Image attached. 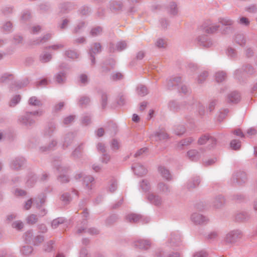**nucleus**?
Wrapping results in <instances>:
<instances>
[{
    "instance_id": "1",
    "label": "nucleus",
    "mask_w": 257,
    "mask_h": 257,
    "mask_svg": "<svg viewBox=\"0 0 257 257\" xmlns=\"http://www.w3.org/2000/svg\"><path fill=\"white\" fill-rule=\"evenodd\" d=\"M44 113L42 110H38L34 111H26L23 114L20 115L18 118V122L26 127H30L36 123L35 116H41Z\"/></svg>"
},
{
    "instance_id": "2",
    "label": "nucleus",
    "mask_w": 257,
    "mask_h": 257,
    "mask_svg": "<svg viewBox=\"0 0 257 257\" xmlns=\"http://www.w3.org/2000/svg\"><path fill=\"white\" fill-rule=\"evenodd\" d=\"M242 236V232L241 230H233L226 234L224 241L226 244H232L236 242Z\"/></svg>"
},
{
    "instance_id": "3",
    "label": "nucleus",
    "mask_w": 257,
    "mask_h": 257,
    "mask_svg": "<svg viewBox=\"0 0 257 257\" xmlns=\"http://www.w3.org/2000/svg\"><path fill=\"white\" fill-rule=\"evenodd\" d=\"M218 22L225 27L222 30V33L224 34H229L232 33L234 31L233 25V21L228 17H222L218 19Z\"/></svg>"
},
{
    "instance_id": "4",
    "label": "nucleus",
    "mask_w": 257,
    "mask_h": 257,
    "mask_svg": "<svg viewBox=\"0 0 257 257\" xmlns=\"http://www.w3.org/2000/svg\"><path fill=\"white\" fill-rule=\"evenodd\" d=\"M190 219L192 222L196 225H204L209 221V219L207 217L198 212L192 213Z\"/></svg>"
},
{
    "instance_id": "5",
    "label": "nucleus",
    "mask_w": 257,
    "mask_h": 257,
    "mask_svg": "<svg viewBox=\"0 0 257 257\" xmlns=\"http://www.w3.org/2000/svg\"><path fill=\"white\" fill-rule=\"evenodd\" d=\"M101 51V46L99 43H94L91 45V48L89 50V55L92 65L95 64L94 55L96 54L99 53Z\"/></svg>"
},
{
    "instance_id": "6",
    "label": "nucleus",
    "mask_w": 257,
    "mask_h": 257,
    "mask_svg": "<svg viewBox=\"0 0 257 257\" xmlns=\"http://www.w3.org/2000/svg\"><path fill=\"white\" fill-rule=\"evenodd\" d=\"M125 219L128 222L134 223L142 222L144 223H147L149 221V218L135 213L128 214L126 216Z\"/></svg>"
},
{
    "instance_id": "7",
    "label": "nucleus",
    "mask_w": 257,
    "mask_h": 257,
    "mask_svg": "<svg viewBox=\"0 0 257 257\" xmlns=\"http://www.w3.org/2000/svg\"><path fill=\"white\" fill-rule=\"evenodd\" d=\"M207 143L210 146V148H211L216 145V140L214 138L207 135L201 136L198 140V144L200 145H204Z\"/></svg>"
},
{
    "instance_id": "8",
    "label": "nucleus",
    "mask_w": 257,
    "mask_h": 257,
    "mask_svg": "<svg viewBox=\"0 0 257 257\" xmlns=\"http://www.w3.org/2000/svg\"><path fill=\"white\" fill-rule=\"evenodd\" d=\"M181 78L179 76L172 77L166 80V88L168 89L178 88L181 82Z\"/></svg>"
},
{
    "instance_id": "9",
    "label": "nucleus",
    "mask_w": 257,
    "mask_h": 257,
    "mask_svg": "<svg viewBox=\"0 0 257 257\" xmlns=\"http://www.w3.org/2000/svg\"><path fill=\"white\" fill-rule=\"evenodd\" d=\"M232 179L234 183L236 182L238 184H241L246 181L247 176L245 172L239 171L233 174Z\"/></svg>"
},
{
    "instance_id": "10",
    "label": "nucleus",
    "mask_w": 257,
    "mask_h": 257,
    "mask_svg": "<svg viewBox=\"0 0 257 257\" xmlns=\"http://www.w3.org/2000/svg\"><path fill=\"white\" fill-rule=\"evenodd\" d=\"M151 245L150 241L147 239H140L134 242V246L141 249H148Z\"/></svg>"
},
{
    "instance_id": "11",
    "label": "nucleus",
    "mask_w": 257,
    "mask_h": 257,
    "mask_svg": "<svg viewBox=\"0 0 257 257\" xmlns=\"http://www.w3.org/2000/svg\"><path fill=\"white\" fill-rule=\"evenodd\" d=\"M148 200L152 204L156 205L159 206L163 203V199L161 196L155 194L154 193H150L147 195Z\"/></svg>"
},
{
    "instance_id": "12",
    "label": "nucleus",
    "mask_w": 257,
    "mask_h": 257,
    "mask_svg": "<svg viewBox=\"0 0 257 257\" xmlns=\"http://www.w3.org/2000/svg\"><path fill=\"white\" fill-rule=\"evenodd\" d=\"M198 44L205 48H209L212 46L211 41L206 36H200L197 38Z\"/></svg>"
},
{
    "instance_id": "13",
    "label": "nucleus",
    "mask_w": 257,
    "mask_h": 257,
    "mask_svg": "<svg viewBox=\"0 0 257 257\" xmlns=\"http://www.w3.org/2000/svg\"><path fill=\"white\" fill-rule=\"evenodd\" d=\"M158 171L160 175L165 180L167 181H170L172 179L171 174L168 169L165 167L160 166L158 168Z\"/></svg>"
},
{
    "instance_id": "14",
    "label": "nucleus",
    "mask_w": 257,
    "mask_h": 257,
    "mask_svg": "<svg viewBox=\"0 0 257 257\" xmlns=\"http://www.w3.org/2000/svg\"><path fill=\"white\" fill-rule=\"evenodd\" d=\"M169 243L173 248L180 246L181 244V238L179 234H172Z\"/></svg>"
},
{
    "instance_id": "15",
    "label": "nucleus",
    "mask_w": 257,
    "mask_h": 257,
    "mask_svg": "<svg viewBox=\"0 0 257 257\" xmlns=\"http://www.w3.org/2000/svg\"><path fill=\"white\" fill-rule=\"evenodd\" d=\"M57 144L58 142L56 140L52 139L48 145L40 147L39 151L42 153H45L53 150L56 147Z\"/></svg>"
},
{
    "instance_id": "16",
    "label": "nucleus",
    "mask_w": 257,
    "mask_h": 257,
    "mask_svg": "<svg viewBox=\"0 0 257 257\" xmlns=\"http://www.w3.org/2000/svg\"><path fill=\"white\" fill-rule=\"evenodd\" d=\"M132 169L135 173L140 176H143L147 174V169L141 164L137 163L132 166Z\"/></svg>"
},
{
    "instance_id": "17",
    "label": "nucleus",
    "mask_w": 257,
    "mask_h": 257,
    "mask_svg": "<svg viewBox=\"0 0 257 257\" xmlns=\"http://www.w3.org/2000/svg\"><path fill=\"white\" fill-rule=\"evenodd\" d=\"M25 160L23 157H17L11 163V167L14 170H18L23 166Z\"/></svg>"
},
{
    "instance_id": "18",
    "label": "nucleus",
    "mask_w": 257,
    "mask_h": 257,
    "mask_svg": "<svg viewBox=\"0 0 257 257\" xmlns=\"http://www.w3.org/2000/svg\"><path fill=\"white\" fill-rule=\"evenodd\" d=\"M157 189L159 192L164 194H168L171 192L170 186L168 184L163 182H160L158 183L157 185Z\"/></svg>"
},
{
    "instance_id": "19",
    "label": "nucleus",
    "mask_w": 257,
    "mask_h": 257,
    "mask_svg": "<svg viewBox=\"0 0 257 257\" xmlns=\"http://www.w3.org/2000/svg\"><path fill=\"white\" fill-rule=\"evenodd\" d=\"M94 181V178L91 176H85L83 177V183L85 189L88 192L92 189V183Z\"/></svg>"
},
{
    "instance_id": "20",
    "label": "nucleus",
    "mask_w": 257,
    "mask_h": 257,
    "mask_svg": "<svg viewBox=\"0 0 257 257\" xmlns=\"http://www.w3.org/2000/svg\"><path fill=\"white\" fill-rule=\"evenodd\" d=\"M56 130V124L50 122L45 127L44 130V135L46 137H51Z\"/></svg>"
},
{
    "instance_id": "21",
    "label": "nucleus",
    "mask_w": 257,
    "mask_h": 257,
    "mask_svg": "<svg viewBox=\"0 0 257 257\" xmlns=\"http://www.w3.org/2000/svg\"><path fill=\"white\" fill-rule=\"evenodd\" d=\"M219 27V25L216 24L209 23L204 27V31L208 34H213L218 30Z\"/></svg>"
},
{
    "instance_id": "22",
    "label": "nucleus",
    "mask_w": 257,
    "mask_h": 257,
    "mask_svg": "<svg viewBox=\"0 0 257 257\" xmlns=\"http://www.w3.org/2000/svg\"><path fill=\"white\" fill-rule=\"evenodd\" d=\"M33 201L37 208H40L45 203L46 196L40 194L33 199Z\"/></svg>"
},
{
    "instance_id": "23",
    "label": "nucleus",
    "mask_w": 257,
    "mask_h": 257,
    "mask_svg": "<svg viewBox=\"0 0 257 257\" xmlns=\"http://www.w3.org/2000/svg\"><path fill=\"white\" fill-rule=\"evenodd\" d=\"M74 137V134L72 133H68L65 135L63 144V148L64 149L67 148L71 144Z\"/></svg>"
},
{
    "instance_id": "24",
    "label": "nucleus",
    "mask_w": 257,
    "mask_h": 257,
    "mask_svg": "<svg viewBox=\"0 0 257 257\" xmlns=\"http://www.w3.org/2000/svg\"><path fill=\"white\" fill-rule=\"evenodd\" d=\"M187 156L191 161H196L200 158V154L196 150H191L187 152Z\"/></svg>"
},
{
    "instance_id": "25",
    "label": "nucleus",
    "mask_w": 257,
    "mask_h": 257,
    "mask_svg": "<svg viewBox=\"0 0 257 257\" xmlns=\"http://www.w3.org/2000/svg\"><path fill=\"white\" fill-rule=\"evenodd\" d=\"M200 183V179L199 176H196L191 178L187 183V187L189 189H193L197 187Z\"/></svg>"
},
{
    "instance_id": "26",
    "label": "nucleus",
    "mask_w": 257,
    "mask_h": 257,
    "mask_svg": "<svg viewBox=\"0 0 257 257\" xmlns=\"http://www.w3.org/2000/svg\"><path fill=\"white\" fill-rule=\"evenodd\" d=\"M240 100L239 94L236 92H232L228 96V101L232 103H238Z\"/></svg>"
},
{
    "instance_id": "27",
    "label": "nucleus",
    "mask_w": 257,
    "mask_h": 257,
    "mask_svg": "<svg viewBox=\"0 0 257 257\" xmlns=\"http://www.w3.org/2000/svg\"><path fill=\"white\" fill-rule=\"evenodd\" d=\"M224 202V197L222 195H218L215 198L213 205L215 208H218L223 206Z\"/></svg>"
},
{
    "instance_id": "28",
    "label": "nucleus",
    "mask_w": 257,
    "mask_h": 257,
    "mask_svg": "<svg viewBox=\"0 0 257 257\" xmlns=\"http://www.w3.org/2000/svg\"><path fill=\"white\" fill-rule=\"evenodd\" d=\"M52 59V55L48 52L42 53L39 57V59L41 62L45 63L49 62Z\"/></svg>"
},
{
    "instance_id": "29",
    "label": "nucleus",
    "mask_w": 257,
    "mask_h": 257,
    "mask_svg": "<svg viewBox=\"0 0 257 257\" xmlns=\"http://www.w3.org/2000/svg\"><path fill=\"white\" fill-rule=\"evenodd\" d=\"M168 13L172 15L175 16L177 15L178 9L177 4L175 2H171L168 7Z\"/></svg>"
},
{
    "instance_id": "30",
    "label": "nucleus",
    "mask_w": 257,
    "mask_h": 257,
    "mask_svg": "<svg viewBox=\"0 0 257 257\" xmlns=\"http://www.w3.org/2000/svg\"><path fill=\"white\" fill-rule=\"evenodd\" d=\"M25 241L29 243L33 244L35 234L32 230H29L25 233Z\"/></svg>"
},
{
    "instance_id": "31",
    "label": "nucleus",
    "mask_w": 257,
    "mask_h": 257,
    "mask_svg": "<svg viewBox=\"0 0 257 257\" xmlns=\"http://www.w3.org/2000/svg\"><path fill=\"white\" fill-rule=\"evenodd\" d=\"M123 7L122 2L120 0H114L111 2L110 8L114 10H121Z\"/></svg>"
},
{
    "instance_id": "32",
    "label": "nucleus",
    "mask_w": 257,
    "mask_h": 257,
    "mask_svg": "<svg viewBox=\"0 0 257 257\" xmlns=\"http://www.w3.org/2000/svg\"><path fill=\"white\" fill-rule=\"evenodd\" d=\"M197 108V111L200 115L203 116L207 112L206 111L205 107L202 105L201 103L198 102L196 104H193Z\"/></svg>"
},
{
    "instance_id": "33",
    "label": "nucleus",
    "mask_w": 257,
    "mask_h": 257,
    "mask_svg": "<svg viewBox=\"0 0 257 257\" xmlns=\"http://www.w3.org/2000/svg\"><path fill=\"white\" fill-rule=\"evenodd\" d=\"M194 141L192 138H188L180 141L178 145V147L182 149L184 146H187L190 145Z\"/></svg>"
},
{
    "instance_id": "34",
    "label": "nucleus",
    "mask_w": 257,
    "mask_h": 257,
    "mask_svg": "<svg viewBox=\"0 0 257 257\" xmlns=\"http://www.w3.org/2000/svg\"><path fill=\"white\" fill-rule=\"evenodd\" d=\"M65 56L67 57L72 59H75L79 57V54L75 51L68 49L64 52Z\"/></svg>"
},
{
    "instance_id": "35",
    "label": "nucleus",
    "mask_w": 257,
    "mask_h": 257,
    "mask_svg": "<svg viewBox=\"0 0 257 257\" xmlns=\"http://www.w3.org/2000/svg\"><path fill=\"white\" fill-rule=\"evenodd\" d=\"M21 97L20 95L13 96L9 102V105L11 107L16 106L21 101Z\"/></svg>"
},
{
    "instance_id": "36",
    "label": "nucleus",
    "mask_w": 257,
    "mask_h": 257,
    "mask_svg": "<svg viewBox=\"0 0 257 257\" xmlns=\"http://www.w3.org/2000/svg\"><path fill=\"white\" fill-rule=\"evenodd\" d=\"M215 80L217 82H221L225 80L226 78V74L224 71H218L215 73Z\"/></svg>"
},
{
    "instance_id": "37",
    "label": "nucleus",
    "mask_w": 257,
    "mask_h": 257,
    "mask_svg": "<svg viewBox=\"0 0 257 257\" xmlns=\"http://www.w3.org/2000/svg\"><path fill=\"white\" fill-rule=\"evenodd\" d=\"M137 92L141 96H144L148 93V90L145 86L139 85L137 88Z\"/></svg>"
},
{
    "instance_id": "38",
    "label": "nucleus",
    "mask_w": 257,
    "mask_h": 257,
    "mask_svg": "<svg viewBox=\"0 0 257 257\" xmlns=\"http://www.w3.org/2000/svg\"><path fill=\"white\" fill-rule=\"evenodd\" d=\"M90 102V98L87 96H84L80 97L78 104L82 107H85L89 104Z\"/></svg>"
},
{
    "instance_id": "39",
    "label": "nucleus",
    "mask_w": 257,
    "mask_h": 257,
    "mask_svg": "<svg viewBox=\"0 0 257 257\" xmlns=\"http://www.w3.org/2000/svg\"><path fill=\"white\" fill-rule=\"evenodd\" d=\"M56 81L58 83H63L65 81L66 75L63 72H60L55 75Z\"/></svg>"
},
{
    "instance_id": "40",
    "label": "nucleus",
    "mask_w": 257,
    "mask_h": 257,
    "mask_svg": "<svg viewBox=\"0 0 257 257\" xmlns=\"http://www.w3.org/2000/svg\"><path fill=\"white\" fill-rule=\"evenodd\" d=\"M65 222V219L63 217H58L54 219L52 223L51 226L53 228H56L60 224H63Z\"/></svg>"
},
{
    "instance_id": "41",
    "label": "nucleus",
    "mask_w": 257,
    "mask_h": 257,
    "mask_svg": "<svg viewBox=\"0 0 257 257\" xmlns=\"http://www.w3.org/2000/svg\"><path fill=\"white\" fill-rule=\"evenodd\" d=\"M33 251V248L29 245H24L21 249V252L24 255H29Z\"/></svg>"
},
{
    "instance_id": "42",
    "label": "nucleus",
    "mask_w": 257,
    "mask_h": 257,
    "mask_svg": "<svg viewBox=\"0 0 257 257\" xmlns=\"http://www.w3.org/2000/svg\"><path fill=\"white\" fill-rule=\"evenodd\" d=\"M249 215L247 212H241L236 215L235 219L237 221H242L247 219Z\"/></svg>"
},
{
    "instance_id": "43",
    "label": "nucleus",
    "mask_w": 257,
    "mask_h": 257,
    "mask_svg": "<svg viewBox=\"0 0 257 257\" xmlns=\"http://www.w3.org/2000/svg\"><path fill=\"white\" fill-rule=\"evenodd\" d=\"M117 188V181L114 179H112L110 181L108 186V189L110 192H114Z\"/></svg>"
},
{
    "instance_id": "44",
    "label": "nucleus",
    "mask_w": 257,
    "mask_h": 257,
    "mask_svg": "<svg viewBox=\"0 0 257 257\" xmlns=\"http://www.w3.org/2000/svg\"><path fill=\"white\" fill-rule=\"evenodd\" d=\"M64 47V45L62 43L55 44L46 47V49L52 50L57 51L62 49Z\"/></svg>"
},
{
    "instance_id": "45",
    "label": "nucleus",
    "mask_w": 257,
    "mask_h": 257,
    "mask_svg": "<svg viewBox=\"0 0 257 257\" xmlns=\"http://www.w3.org/2000/svg\"><path fill=\"white\" fill-rule=\"evenodd\" d=\"M177 89L180 93L183 94H187L190 92L189 88L186 85L182 84L181 80L180 85L178 86Z\"/></svg>"
},
{
    "instance_id": "46",
    "label": "nucleus",
    "mask_w": 257,
    "mask_h": 257,
    "mask_svg": "<svg viewBox=\"0 0 257 257\" xmlns=\"http://www.w3.org/2000/svg\"><path fill=\"white\" fill-rule=\"evenodd\" d=\"M53 165L59 172H62L63 173H65L68 170V167L62 166L61 163H59V162H54L53 163Z\"/></svg>"
},
{
    "instance_id": "47",
    "label": "nucleus",
    "mask_w": 257,
    "mask_h": 257,
    "mask_svg": "<svg viewBox=\"0 0 257 257\" xmlns=\"http://www.w3.org/2000/svg\"><path fill=\"white\" fill-rule=\"evenodd\" d=\"M12 227L17 230L20 231L24 227V224L22 221L17 220L12 223Z\"/></svg>"
},
{
    "instance_id": "48",
    "label": "nucleus",
    "mask_w": 257,
    "mask_h": 257,
    "mask_svg": "<svg viewBox=\"0 0 257 257\" xmlns=\"http://www.w3.org/2000/svg\"><path fill=\"white\" fill-rule=\"evenodd\" d=\"M208 75V73L206 71H203V72H201L198 75L197 79L198 83H203L206 80V78L207 77Z\"/></svg>"
},
{
    "instance_id": "49",
    "label": "nucleus",
    "mask_w": 257,
    "mask_h": 257,
    "mask_svg": "<svg viewBox=\"0 0 257 257\" xmlns=\"http://www.w3.org/2000/svg\"><path fill=\"white\" fill-rule=\"evenodd\" d=\"M142 189L145 192L150 190L151 185L149 182L147 180H143L140 184Z\"/></svg>"
},
{
    "instance_id": "50",
    "label": "nucleus",
    "mask_w": 257,
    "mask_h": 257,
    "mask_svg": "<svg viewBox=\"0 0 257 257\" xmlns=\"http://www.w3.org/2000/svg\"><path fill=\"white\" fill-rule=\"evenodd\" d=\"M29 103L30 105L39 106L42 105V103L35 96H32L30 98L29 100Z\"/></svg>"
},
{
    "instance_id": "51",
    "label": "nucleus",
    "mask_w": 257,
    "mask_h": 257,
    "mask_svg": "<svg viewBox=\"0 0 257 257\" xmlns=\"http://www.w3.org/2000/svg\"><path fill=\"white\" fill-rule=\"evenodd\" d=\"M27 223L29 224H33L38 221V217L36 215H29L26 218Z\"/></svg>"
},
{
    "instance_id": "52",
    "label": "nucleus",
    "mask_w": 257,
    "mask_h": 257,
    "mask_svg": "<svg viewBox=\"0 0 257 257\" xmlns=\"http://www.w3.org/2000/svg\"><path fill=\"white\" fill-rule=\"evenodd\" d=\"M102 32V28L100 27H97L92 28L90 31V35L93 37L100 35Z\"/></svg>"
},
{
    "instance_id": "53",
    "label": "nucleus",
    "mask_w": 257,
    "mask_h": 257,
    "mask_svg": "<svg viewBox=\"0 0 257 257\" xmlns=\"http://www.w3.org/2000/svg\"><path fill=\"white\" fill-rule=\"evenodd\" d=\"M4 31L10 32L13 29V24L10 21H7L4 23L2 26Z\"/></svg>"
},
{
    "instance_id": "54",
    "label": "nucleus",
    "mask_w": 257,
    "mask_h": 257,
    "mask_svg": "<svg viewBox=\"0 0 257 257\" xmlns=\"http://www.w3.org/2000/svg\"><path fill=\"white\" fill-rule=\"evenodd\" d=\"M44 240V237L43 235L39 234L36 235L35 238L34 239L33 244L34 245H39L40 243L42 242Z\"/></svg>"
},
{
    "instance_id": "55",
    "label": "nucleus",
    "mask_w": 257,
    "mask_h": 257,
    "mask_svg": "<svg viewBox=\"0 0 257 257\" xmlns=\"http://www.w3.org/2000/svg\"><path fill=\"white\" fill-rule=\"evenodd\" d=\"M108 64V63L107 62H106L105 64H104V65L102 67V73H106L108 72H109L111 69H112L113 66L115 65V62L113 60H111V62L109 64L111 65L110 68L107 67V66Z\"/></svg>"
},
{
    "instance_id": "56",
    "label": "nucleus",
    "mask_w": 257,
    "mask_h": 257,
    "mask_svg": "<svg viewBox=\"0 0 257 257\" xmlns=\"http://www.w3.org/2000/svg\"><path fill=\"white\" fill-rule=\"evenodd\" d=\"M78 257H91V255L88 249L82 247L79 251Z\"/></svg>"
},
{
    "instance_id": "57",
    "label": "nucleus",
    "mask_w": 257,
    "mask_h": 257,
    "mask_svg": "<svg viewBox=\"0 0 257 257\" xmlns=\"http://www.w3.org/2000/svg\"><path fill=\"white\" fill-rule=\"evenodd\" d=\"M60 7L61 11L64 13L72 10L73 9V5L71 3H67L62 4Z\"/></svg>"
},
{
    "instance_id": "58",
    "label": "nucleus",
    "mask_w": 257,
    "mask_h": 257,
    "mask_svg": "<svg viewBox=\"0 0 257 257\" xmlns=\"http://www.w3.org/2000/svg\"><path fill=\"white\" fill-rule=\"evenodd\" d=\"M228 112L229 110L228 109H225L220 111L217 117L218 120L219 121H222Z\"/></svg>"
},
{
    "instance_id": "59",
    "label": "nucleus",
    "mask_w": 257,
    "mask_h": 257,
    "mask_svg": "<svg viewBox=\"0 0 257 257\" xmlns=\"http://www.w3.org/2000/svg\"><path fill=\"white\" fill-rule=\"evenodd\" d=\"M230 147L233 150H238L240 146V142L239 140H233L230 142Z\"/></svg>"
},
{
    "instance_id": "60",
    "label": "nucleus",
    "mask_w": 257,
    "mask_h": 257,
    "mask_svg": "<svg viewBox=\"0 0 257 257\" xmlns=\"http://www.w3.org/2000/svg\"><path fill=\"white\" fill-rule=\"evenodd\" d=\"M14 77L12 74H5L0 78V81L2 82H7L9 80H12Z\"/></svg>"
},
{
    "instance_id": "61",
    "label": "nucleus",
    "mask_w": 257,
    "mask_h": 257,
    "mask_svg": "<svg viewBox=\"0 0 257 257\" xmlns=\"http://www.w3.org/2000/svg\"><path fill=\"white\" fill-rule=\"evenodd\" d=\"M51 36H52L50 34H47L43 37L40 38L39 40H38L35 43L36 44H39L40 43H45L51 38Z\"/></svg>"
},
{
    "instance_id": "62",
    "label": "nucleus",
    "mask_w": 257,
    "mask_h": 257,
    "mask_svg": "<svg viewBox=\"0 0 257 257\" xmlns=\"http://www.w3.org/2000/svg\"><path fill=\"white\" fill-rule=\"evenodd\" d=\"M186 131L185 127L184 125H181L177 126L175 130V133L177 135H183Z\"/></svg>"
},
{
    "instance_id": "63",
    "label": "nucleus",
    "mask_w": 257,
    "mask_h": 257,
    "mask_svg": "<svg viewBox=\"0 0 257 257\" xmlns=\"http://www.w3.org/2000/svg\"><path fill=\"white\" fill-rule=\"evenodd\" d=\"M127 47V44L124 41L118 42L116 45V50L121 51L124 50Z\"/></svg>"
},
{
    "instance_id": "64",
    "label": "nucleus",
    "mask_w": 257,
    "mask_h": 257,
    "mask_svg": "<svg viewBox=\"0 0 257 257\" xmlns=\"http://www.w3.org/2000/svg\"><path fill=\"white\" fill-rule=\"evenodd\" d=\"M53 241L51 240L46 243L44 246V249L45 251L51 252L53 248Z\"/></svg>"
}]
</instances>
